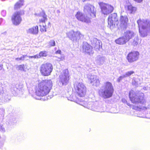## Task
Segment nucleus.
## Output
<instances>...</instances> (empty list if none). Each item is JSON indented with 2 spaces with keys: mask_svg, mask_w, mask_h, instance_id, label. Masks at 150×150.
<instances>
[{
  "mask_svg": "<svg viewBox=\"0 0 150 150\" xmlns=\"http://www.w3.org/2000/svg\"><path fill=\"white\" fill-rule=\"evenodd\" d=\"M135 2L137 3H141L143 1V0H133Z\"/></svg>",
  "mask_w": 150,
  "mask_h": 150,
  "instance_id": "obj_33",
  "label": "nucleus"
},
{
  "mask_svg": "<svg viewBox=\"0 0 150 150\" xmlns=\"http://www.w3.org/2000/svg\"><path fill=\"white\" fill-rule=\"evenodd\" d=\"M127 105H128L129 106H130V104L129 103H127Z\"/></svg>",
  "mask_w": 150,
  "mask_h": 150,
  "instance_id": "obj_42",
  "label": "nucleus"
},
{
  "mask_svg": "<svg viewBox=\"0 0 150 150\" xmlns=\"http://www.w3.org/2000/svg\"><path fill=\"white\" fill-rule=\"evenodd\" d=\"M114 89L112 85H104L99 90L100 96L105 99L109 98L112 95Z\"/></svg>",
  "mask_w": 150,
  "mask_h": 150,
  "instance_id": "obj_5",
  "label": "nucleus"
},
{
  "mask_svg": "<svg viewBox=\"0 0 150 150\" xmlns=\"http://www.w3.org/2000/svg\"><path fill=\"white\" fill-rule=\"evenodd\" d=\"M24 4V1L20 0L18 1L15 4L14 9L15 10H17L18 8H21Z\"/></svg>",
  "mask_w": 150,
  "mask_h": 150,
  "instance_id": "obj_20",
  "label": "nucleus"
},
{
  "mask_svg": "<svg viewBox=\"0 0 150 150\" xmlns=\"http://www.w3.org/2000/svg\"><path fill=\"white\" fill-rule=\"evenodd\" d=\"M61 50H57L56 52L55 53L56 54H61Z\"/></svg>",
  "mask_w": 150,
  "mask_h": 150,
  "instance_id": "obj_34",
  "label": "nucleus"
},
{
  "mask_svg": "<svg viewBox=\"0 0 150 150\" xmlns=\"http://www.w3.org/2000/svg\"><path fill=\"white\" fill-rule=\"evenodd\" d=\"M134 73V72L133 71H128L125 73V77H129Z\"/></svg>",
  "mask_w": 150,
  "mask_h": 150,
  "instance_id": "obj_25",
  "label": "nucleus"
},
{
  "mask_svg": "<svg viewBox=\"0 0 150 150\" xmlns=\"http://www.w3.org/2000/svg\"><path fill=\"white\" fill-rule=\"evenodd\" d=\"M98 4L100 6L102 13L104 15H108L113 10V6L109 4L103 2H100Z\"/></svg>",
  "mask_w": 150,
  "mask_h": 150,
  "instance_id": "obj_10",
  "label": "nucleus"
},
{
  "mask_svg": "<svg viewBox=\"0 0 150 150\" xmlns=\"http://www.w3.org/2000/svg\"><path fill=\"white\" fill-rule=\"evenodd\" d=\"M38 32V26H34L29 29L28 32L34 34H37Z\"/></svg>",
  "mask_w": 150,
  "mask_h": 150,
  "instance_id": "obj_21",
  "label": "nucleus"
},
{
  "mask_svg": "<svg viewBox=\"0 0 150 150\" xmlns=\"http://www.w3.org/2000/svg\"><path fill=\"white\" fill-rule=\"evenodd\" d=\"M1 87H0V95H1Z\"/></svg>",
  "mask_w": 150,
  "mask_h": 150,
  "instance_id": "obj_41",
  "label": "nucleus"
},
{
  "mask_svg": "<svg viewBox=\"0 0 150 150\" xmlns=\"http://www.w3.org/2000/svg\"><path fill=\"white\" fill-rule=\"evenodd\" d=\"M108 84H110V83H108Z\"/></svg>",
  "mask_w": 150,
  "mask_h": 150,
  "instance_id": "obj_44",
  "label": "nucleus"
},
{
  "mask_svg": "<svg viewBox=\"0 0 150 150\" xmlns=\"http://www.w3.org/2000/svg\"><path fill=\"white\" fill-rule=\"evenodd\" d=\"M53 69L52 65L49 62L42 64L40 67V70L41 75L44 76H48L50 75Z\"/></svg>",
  "mask_w": 150,
  "mask_h": 150,
  "instance_id": "obj_8",
  "label": "nucleus"
},
{
  "mask_svg": "<svg viewBox=\"0 0 150 150\" xmlns=\"http://www.w3.org/2000/svg\"><path fill=\"white\" fill-rule=\"evenodd\" d=\"M92 45L93 47L96 50H99L102 48V45L101 42L97 39L94 40L92 42Z\"/></svg>",
  "mask_w": 150,
  "mask_h": 150,
  "instance_id": "obj_16",
  "label": "nucleus"
},
{
  "mask_svg": "<svg viewBox=\"0 0 150 150\" xmlns=\"http://www.w3.org/2000/svg\"><path fill=\"white\" fill-rule=\"evenodd\" d=\"M0 131L3 132H4L5 131L4 128L3 127V126L0 125Z\"/></svg>",
  "mask_w": 150,
  "mask_h": 150,
  "instance_id": "obj_31",
  "label": "nucleus"
},
{
  "mask_svg": "<svg viewBox=\"0 0 150 150\" xmlns=\"http://www.w3.org/2000/svg\"><path fill=\"white\" fill-rule=\"evenodd\" d=\"M29 58H34V56H29Z\"/></svg>",
  "mask_w": 150,
  "mask_h": 150,
  "instance_id": "obj_40",
  "label": "nucleus"
},
{
  "mask_svg": "<svg viewBox=\"0 0 150 150\" xmlns=\"http://www.w3.org/2000/svg\"><path fill=\"white\" fill-rule=\"evenodd\" d=\"M127 9L131 13H134L136 10L137 8L135 7H133L132 5H130L127 6Z\"/></svg>",
  "mask_w": 150,
  "mask_h": 150,
  "instance_id": "obj_22",
  "label": "nucleus"
},
{
  "mask_svg": "<svg viewBox=\"0 0 150 150\" xmlns=\"http://www.w3.org/2000/svg\"><path fill=\"white\" fill-rule=\"evenodd\" d=\"M84 52L89 54L92 53V48L91 46L88 43L86 42L83 44L82 46Z\"/></svg>",
  "mask_w": 150,
  "mask_h": 150,
  "instance_id": "obj_17",
  "label": "nucleus"
},
{
  "mask_svg": "<svg viewBox=\"0 0 150 150\" xmlns=\"http://www.w3.org/2000/svg\"><path fill=\"white\" fill-rule=\"evenodd\" d=\"M150 109V106L149 105V106H148L147 107H144L143 109Z\"/></svg>",
  "mask_w": 150,
  "mask_h": 150,
  "instance_id": "obj_36",
  "label": "nucleus"
},
{
  "mask_svg": "<svg viewBox=\"0 0 150 150\" xmlns=\"http://www.w3.org/2000/svg\"><path fill=\"white\" fill-rule=\"evenodd\" d=\"M40 58L39 54H36L34 56V58Z\"/></svg>",
  "mask_w": 150,
  "mask_h": 150,
  "instance_id": "obj_35",
  "label": "nucleus"
},
{
  "mask_svg": "<svg viewBox=\"0 0 150 150\" xmlns=\"http://www.w3.org/2000/svg\"><path fill=\"white\" fill-rule=\"evenodd\" d=\"M24 14V11L23 10H18L15 11L11 17V21L13 24L16 26L20 24L22 21L21 16Z\"/></svg>",
  "mask_w": 150,
  "mask_h": 150,
  "instance_id": "obj_7",
  "label": "nucleus"
},
{
  "mask_svg": "<svg viewBox=\"0 0 150 150\" xmlns=\"http://www.w3.org/2000/svg\"><path fill=\"white\" fill-rule=\"evenodd\" d=\"M29 93L32 94L34 92L33 88H35V93L38 96L43 97L42 99H46L47 97H43L50 92L52 85H27Z\"/></svg>",
  "mask_w": 150,
  "mask_h": 150,
  "instance_id": "obj_2",
  "label": "nucleus"
},
{
  "mask_svg": "<svg viewBox=\"0 0 150 150\" xmlns=\"http://www.w3.org/2000/svg\"><path fill=\"white\" fill-rule=\"evenodd\" d=\"M61 81L62 82V84H64L65 83H67L68 82V80H67L66 79H62Z\"/></svg>",
  "mask_w": 150,
  "mask_h": 150,
  "instance_id": "obj_29",
  "label": "nucleus"
},
{
  "mask_svg": "<svg viewBox=\"0 0 150 150\" xmlns=\"http://www.w3.org/2000/svg\"><path fill=\"white\" fill-rule=\"evenodd\" d=\"M81 35L80 32L78 31L74 32L73 30H71L67 33V37L71 40L74 41V40H77L76 38L77 36L80 37Z\"/></svg>",
  "mask_w": 150,
  "mask_h": 150,
  "instance_id": "obj_14",
  "label": "nucleus"
},
{
  "mask_svg": "<svg viewBox=\"0 0 150 150\" xmlns=\"http://www.w3.org/2000/svg\"><path fill=\"white\" fill-rule=\"evenodd\" d=\"M134 36V33L130 31H127L125 33V38L127 42L132 39Z\"/></svg>",
  "mask_w": 150,
  "mask_h": 150,
  "instance_id": "obj_18",
  "label": "nucleus"
},
{
  "mask_svg": "<svg viewBox=\"0 0 150 150\" xmlns=\"http://www.w3.org/2000/svg\"><path fill=\"white\" fill-rule=\"evenodd\" d=\"M18 70L21 71H25V66L24 64L19 65L17 67Z\"/></svg>",
  "mask_w": 150,
  "mask_h": 150,
  "instance_id": "obj_23",
  "label": "nucleus"
},
{
  "mask_svg": "<svg viewBox=\"0 0 150 150\" xmlns=\"http://www.w3.org/2000/svg\"><path fill=\"white\" fill-rule=\"evenodd\" d=\"M122 101L123 103H125V102L127 103V101L125 99H122Z\"/></svg>",
  "mask_w": 150,
  "mask_h": 150,
  "instance_id": "obj_38",
  "label": "nucleus"
},
{
  "mask_svg": "<svg viewBox=\"0 0 150 150\" xmlns=\"http://www.w3.org/2000/svg\"><path fill=\"white\" fill-rule=\"evenodd\" d=\"M45 83H47V84H51L52 83L51 80L50 79L45 80L43 81Z\"/></svg>",
  "mask_w": 150,
  "mask_h": 150,
  "instance_id": "obj_28",
  "label": "nucleus"
},
{
  "mask_svg": "<svg viewBox=\"0 0 150 150\" xmlns=\"http://www.w3.org/2000/svg\"><path fill=\"white\" fill-rule=\"evenodd\" d=\"M129 96L132 102L137 105L144 104L146 102L143 93L136 92L131 90L129 92Z\"/></svg>",
  "mask_w": 150,
  "mask_h": 150,
  "instance_id": "obj_4",
  "label": "nucleus"
},
{
  "mask_svg": "<svg viewBox=\"0 0 150 150\" xmlns=\"http://www.w3.org/2000/svg\"><path fill=\"white\" fill-rule=\"evenodd\" d=\"M39 23L40 27V30L41 32H46L51 27L50 23H48V25H45V23L47 20V16L44 12L41 13L38 16Z\"/></svg>",
  "mask_w": 150,
  "mask_h": 150,
  "instance_id": "obj_6",
  "label": "nucleus"
},
{
  "mask_svg": "<svg viewBox=\"0 0 150 150\" xmlns=\"http://www.w3.org/2000/svg\"><path fill=\"white\" fill-rule=\"evenodd\" d=\"M139 55V53L138 51H132L127 54L126 58L129 63H133L138 60Z\"/></svg>",
  "mask_w": 150,
  "mask_h": 150,
  "instance_id": "obj_11",
  "label": "nucleus"
},
{
  "mask_svg": "<svg viewBox=\"0 0 150 150\" xmlns=\"http://www.w3.org/2000/svg\"><path fill=\"white\" fill-rule=\"evenodd\" d=\"M27 57V56L26 55H23L20 57L16 58L15 60L17 61H19L20 60L23 61L24 60L25 58Z\"/></svg>",
  "mask_w": 150,
  "mask_h": 150,
  "instance_id": "obj_24",
  "label": "nucleus"
},
{
  "mask_svg": "<svg viewBox=\"0 0 150 150\" xmlns=\"http://www.w3.org/2000/svg\"><path fill=\"white\" fill-rule=\"evenodd\" d=\"M138 117H145L144 116H142V115H139V116H138Z\"/></svg>",
  "mask_w": 150,
  "mask_h": 150,
  "instance_id": "obj_39",
  "label": "nucleus"
},
{
  "mask_svg": "<svg viewBox=\"0 0 150 150\" xmlns=\"http://www.w3.org/2000/svg\"><path fill=\"white\" fill-rule=\"evenodd\" d=\"M40 58L41 57H45L47 56V52L45 51H41L39 53Z\"/></svg>",
  "mask_w": 150,
  "mask_h": 150,
  "instance_id": "obj_26",
  "label": "nucleus"
},
{
  "mask_svg": "<svg viewBox=\"0 0 150 150\" xmlns=\"http://www.w3.org/2000/svg\"><path fill=\"white\" fill-rule=\"evenodd\" d=\"M119 23L118 18L116 13H113L108 17V23L110 27H115Z\"/></svg>",
  "mask_w": 150,
  "mask_h": 150,
  "instance_id": "obj_12",
  "label": "nucleus"
},
{
  "mask_svg": "<svg viewBox=\"0 0 150 150\" xmlns=\"http://www.w3.org/2000/svg\"><path fill=\"white\" fill-rule=\"evenodd\" d=\"M121 24L123 29L125 30L127 27L128 18L127 16H121L120 17Z\"/></svg>",
  "mask_w": 150,
  "mask_h": 150,
  "instance_id": "obj_15",
  "label": "nucleus"
},
{
  "mask_svg": "<svg viewBox=\"0 0 150 150\" xmlns=\"http://www.w3.org/2000/svg\"><path fill=\"white\" fill-rule=\"evenodd\" d=\"M83 1H85L86 0H83Z\"/></svg>",
  "mask_w": 150,
  "mask_h": 150,
  "instance_id": "obj_43",
  "label": "nucleus"
},
{
  "mask_svg": "<svg viewBox=\"0 0 150 150\" xmlns=\"http://www.w3.org/2000/svg\"><path fill=\"white\" fill-rule=\"evenodd\" d=\"M3 68V65L0 64V70Z\"/></svg>",
  "mask_w": 150,
  "mask_h": 150,
  "instance_id": "obj_37",
  "label": "nucleus"
},
{
  "mask_svg": "<svg viewBox=\"0 0 150 150\" xmlns=\"http://www.w3.org/2000/svg\"><path fill=\"white\" fill-rule=\"evenodd\" d=\"M134 42L136 45L138 44L139 43V39L138 37L136 38L134 41Z\"/></svg>",
  "mask_w": 150,
  "mask_h": 150,
  "instance_id": "obj_30",
  "label": "nucleus"
},
{
  "mask_svg": "<svg viewBox=\"0 0 150 150\" xmlns=\"http://www.w3.org/2000/svg\"><path fill=\"white\" fill-rule=\"evenodd\" d=\"M125 77V75L123 76H120L117 79V81L118 82H120V81L122 79Z\"/></svg>",
  "mask_w": 150,
  "mask_h": 150,
  "instance_id": "obj_32",
  "label": "nucleus"
},
{
  "mask_svg": "<svg viewBox=\"0 0 150 150\" xmlns=\"http://www.w3.org/2000/svg\"><path fill=\"white\" fill-rule=\"evenodd\" d=\"M139 32L141 37L146 36L150 31V21L148 20L139 19L137 21Z\"/></svg>",
  "mask_w": 150,
  "mask_h": 150,
  "instance_id": "obj_3",
  "label": "nucleus"
},
{
  "mask_svg": "<svg viewBox=\"0 0 150 150\" xmlns=\"http://www.w3.org/2000/svg\"><path fill=\"white\" fill-rule=\"evenodd\" d=\"M11 91L14 96L18 95L21 97L24 93L23 85H11L10 87Z\"/></svg>",
  "mask_w": 150,
  "mask_h": 150,
  "instance_id": "obj_9",
  "label": "nucleus"
},
{
  "mask_svg": "<svg viewBox=\"0 0 150 150\" xmlns=\"http://www.w3.org/2000/svg\"><path fill=\"white\" fill-rule=\"evenodd\" d=\"M74 89L78 95L83 97L86 94V88L84 85H74Z\"/></svg>",
  "mask_w": 150,
  "mask_h": 150,
  "instance_id": "obj_13",
  "label": "nucleus"
},
{
  "mask_svg": "<svg viewBox=\"0 0 150 150\" xmlns=\"http://www.w3.org/2000/svg\"><path fill=\"white\" fill-rule=\"evenodd\" d=\"M115 42L117 44L122 45L125 44L127 42L125 37L122 36L116 40Z\"/></svg>",
  "mask_w": 150,
  "mask_h": 150,
  "instance_id": "obj_19",
  "label": "nucleus"
},
{
  "mask_svg": "<svg viewBox=\"0 0 150 150\" xmlns=\"http://www.w3.org/2000/svg\"><path fill=\"white\" fill-rule=\"evenodd\" d=\"M84 12L86 13V16L80 11L77 12L75 16L77 20L86 23L91 22V20L96 17V10L93 5L87 4L84 7Z\"/></svg>",
  "mask_w": 150,
  "mask_h": 150,
  "instance_id": "obj_1",
  "label": "nucleus"
},
{
  "mask_svg": "<svg viewBox=\"0 0 150 150\" xmlns=\"http://www.w3.org/2000/svg\"><path fill=\"white\" fill-rule=\"evenodd\" d=\"M49 44L50 46H54L55 45V42L54 40H51L49 42Z\"/></svg>",
  "mask_w": 150,
  "mask_h": 150,
  "instance_id": "obj_27",
  "label": "nucleus"
}]
</instances>
